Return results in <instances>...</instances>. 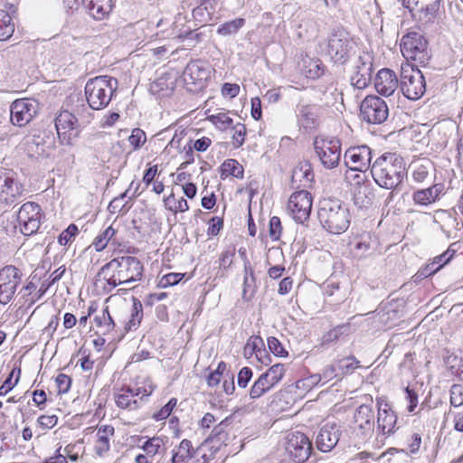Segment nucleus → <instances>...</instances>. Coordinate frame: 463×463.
<instances>
[{
    "label": "nucleus",
    "mask_w": 463,
    "mask_h": 463,
    "mask_svg": "<svg viewBox=\"0 0 463 463\" xmlns=\"http://www.w3.org/2000/svg\"><path fill=\"white\" fill-rule=\"evenodd\" d=\"M81 5L85 13L96 21L108 19L114 8L113 0H81Z\"/></svg>",
    "instance_id": "4be33fe9"
},
{
    "label": "nucleus",
    "mask_w": 463,
    "mask_h": 463,
    "mask_svg": "<svg viewBox=\"0 0 463 463\" xmlns=\"http://www.w3.org/2000/svg\"><path fill=\"white\" fill-rule=\"evenodd\" d=\"M245 24V19L236 18L221 24L217 29V33L222 36L235 34Z\"/></svg>",
    "instance_id": "4c0bfd02"
},
{
    "label": "nucleus",
    "mask_w": 463,
    "mask_h": 463,
    "mask_svg": "<svg viewBox=\"0 0 463 463\" xmlns=\"http://www.w3.org/2000/svg\"><path fill=\"white\" fill-rule=\"evenodd\" d=\"M257 292L256 277H244L242 285V298L250 300Z\"/></svg>",
    "instance_id": "a18cd8bd"
},
{
    "label": "nucleus",
    "mask_w": 463,
    "mask_h": 463,
    "mask_svg": "<svg viewBox=\"0 0 463 463\" xmlns=\"http://www.w3.org/2000/svg\"><path fill=\"white\" fill-rule=\"evenodd\" d=\"M450 403L454 407L463 405V385L453 384L450 388Z\"/></svg>",
    "instance_id": "bf43d9fd"
},
{
    "label": "nucleus",
    "mask_w": 463,
    "mask_h": 463,
    "mask_svg": "<svg viewBox=\"0 0 463 463\" xmlns=\"http://www.w3.org/2000/svg\"><path fill=\"white\" fill-rule=\"evenodd\" d=\"M286 451L296 463H304L310 456L312 444L302 432H293L288 436Z\"/></svg>",
    "instance_id": "4468645a"
},
{
    "label": "nucleus",
    "mask_w": 463,
    "mask_h": 463,
    "mask_svg": "<svg viewBox=\"0 0 463 463\" xmlns=\"http://www.w3.org/2000/svg\"><path fill=\"white\" fill-rule=\"evenodd\" d=\"M93 110L94 109H92V108L89 105V102L85 104L81 100V103L75 106L71 114L75 117V119L79 123L80 127L83 128L92 121L94 118Z\"/></svg>",
    "instance_id": "473e14b6"
},
{
    "label": "nucleus",
    "mask_w": 463,
    "mask_h": 463,
    "mask_svg": "<svg viewBox=\"0 0 463 463\" xmlns=\"http://www.w3.org/2000/svg\"><path fill=\"white\" fill-rule=\"evenodd\" d=\"M312 201V195L307 190L297 191L290 195L287 209L297 222L304 223L310 216Z\"/></svg>",
    "instance_id": "ddd939ff"
},
{
    "label": "nucleus",
    "mask_w": 463,
    "mask_h": 463,
    "mask_svg": "<svg viewBox=\"0 0 463 463\" xmlns=\"http://www.w3.org/2000/svg\"><path fill=\"white\" fill-rule=\"evenodd\" d=\"M116 230L112 226L107 227L100 234H99L92 245L97 251L103 250L108 245L109 241H111L116 234Z\"/></svg>",
    "instance_id": "a19ab883"
},
{
    "label": "nucleus",
    "mask_w": 463,
    "mask_h": 463,
    "mask_svg": "<svg viewBox=\"0 0 463 463\" xmlns=\"http://www.w3.org/2000/svg\"><path fill=\"white\" fill-rule=\"evenodd\" d=\"M133 305L129 319L125 323V333L137 330L143 318V306L137 298H132Z\"/></svg>",
    "instance_id": "2f4dec72"
},
{
    "label": "nucleus",
    "mask_w": 463,
    "mask_h": 463,
    "mask_svg": "<svg viewBox=\"0 0 463 463\" xmlns=\"http://www.w3.org/2000/svg\"><path fill=\"white\" fill-rule=\"evenodd\" d=\"M274 386L275 385L272 383L269 378L266 375L265 373H263L251 386L250 390V398L252 400L259 399L269 390H271Z\"/></svg>",
    "instance_id": "72a5a7b5"
},
{
    "label": "nucleus",
    "mask_w": 463,
    "mask_h": 463,
    "mask_svg": "<svg viewBox=\"0 0 463 463\" xmlns=\"http://www.w3.org/2000/svg\"><path fill=\"white\" fill-rule=\"evenodd\" d=\"M353 244L354 252L359 258L366 256L369 250L372 249V240L368 234L354 239Z\"/></svg>",
    "instance_id": "58836bf2"
},
{
    "label": "nucleus",
    "mask_w": 463,
    "mask_h": 463,
    "mask_svg": "<svg viewBox=\"0 0 463 463\" xmlns=\"http://www.w3.org/2000/svg\"><path fill=\"white\" fill-rule=\"evenodd\" d=\"M282 226L280 219L278 216H273L269 220V234L273 241H278L280 238Z\"/></svg>",
    "instance_id": "680f3d73"
},
{
    "label": "nucleus",
    "mask_w": 463,
    "mask_h": 463,
    "mask_svg": "<svg viewBox=\"0 0 463 463\" xmlns=\"http://www.w3.org/2000/svg\"><path fill=\"white\" fill-rule=\"evenodd\" d=\"M252 377V370L250 367H243L240 370L237 377V383L240 388H246Z\"/></svg>",
    "instance_id": "774afa93"
},
{
    "label": "nucleus",
    "mask_w": 463,
    "mask_h": 463,
    "mask_svg": "<svg viewBox=\"0 0 463 463\" xmlns=\"http://www.w3.org/2000/svg\"><path fill=\"white\" fill-rule=\"evenodd\" d=\"M285 367L281 364H276L270 366L266 372V375L269 378L274 385L278 384L285 375Z\"/></svg>",
    "instance_id": "8fccbe9b"
},
{
    "label": "nucleus",
    "mask_w": 463,
    "mask_h": 463,
    "mask_svg": "<svg viewBox=\"0 0 463 463\" xmlns=\"http://www.w3.org/2000/svg\"><path fill=\"white\" fill-rule=\"evenodd\" d=\"M115 402L121 409L133 411L140 407V402L137 399H134V390L130 387L122 388L121 392L115 396Z\"/></svg>",
    "instance_id": "c756f323"
},
{
    "label": "nucleus",
    "mask_w": 463,
    "mask_h": 463,
    "mask_svg": "<svg viewBox=\"0 0 463 463\" xmlns=\"http://www.w3.org/2000/svg\"><path fill=\"white\" fill-rule=\"evenodd\" d=\"M440 193V185L435 184L427 189L415 191L412 194V199L416 204L427 206L436 202Z\"/></svg>",
    "instance_id": "cd10ccee"
},
{
    "label": "nucleus",
    "mask_w": 463,
    "mask_h": 463,
    "mask_svg": "<svg viewBox=\"0 0 463 463\" xmlns=\"http://www.w3.org/2000/svg\"><path fill=\"white\" fill-rule=\"evenodd\" d=\"M268 346L270 352L276 356L283 357L288 354L281 343L274 336L268 338Z\"/></svg>",
    "instance_id": "69168bd1"
},
{
    "label": "nucleus",
    "mask_w": 463,
    "mask_h": 463,
    "mask_svg": "<svg viewBox=\"0 0 463 463\" xmlns=\"http://www.w3.org/2000/svg\"><path fill=\"white\" fill-rule=\"evenodd\" d=\"M400 87L407 99H419L426 90V82L422 72L409 63L402 64Z\"/></svg>",
    "instance_id": "423d86ee"
},
{
    "label": "nucleus",
    "mask_w": 463,
    "mask_h": 463,
    "mask_svg": "<svg viewBox=\"0 0 463 463\" xmlns=\"http://www.w3.org/2000/svg\"><path fill=\"white\" fill-rule=\"evenodd\" d=\"M115 433V430L111 425H102L98 429L97 440L95 443V453L99 457H104L109 450V439Z\"/></svg>",
    "instance_id": "bb28decb"
},
{
    "label": "nucleus",
    "mask_w": 463,
    "mask_h": 463,
    "mask_svg": "<svg viewBox=\"0 0 463 463\" xmlns=\"http://www.w3.org/2000/svg\"><path fill=\"white\" fill-rule=\"evenodd\" d=\"M23 272L13 265L0 269V303L7 304L14 298L17 287L22 282Z\"/></svg>",
    "instance_id": "f8f14e48"
},
{
    "label": "nucleus",
    "mask_w": 463,
    "mask_h": 463,
    "mask_svg": "<svg viewBox=\"0 0 463 463\" xmlns=\"http://www.w3.org/2000/svg\"><path fill=\"white\" fill-rule=\"evenodd\" d=\"M358 171H354L350 169L349 172L346 173V179L351 183L352 188H355L359 185H364L370 183L367 180L366 175L362 173H357Z\"/></svg>",
    "instance_id": "13d9d810"
},
{
    "label": "nucleus",
    "mask_w": 463,
    "mask_h": 463,
    "mask_svg": "<svg viewBox=\"0 0 463 463\" xmlns=\"http://www.w3.org/2000/svg\"><path fill=\"white\" fill-rule=\"evenodd\" d=\"M55 128L61 142L65 145H71L82 129L75 117L68 110L61 111L56 117Z\"/></svg>",
    "instance_id": "2eb2a0df"
},
{
    "label": "nucleus",
    "mask_w": 463,
    "mask_h": 463,
    "mask_svg": "<svg viewBox=\"0 0 463 463\" xmlns=\"http://www.w3.org/2000/svg\"><path fill=\"white\" fill-rule=\"evenodd\" d=\"M338 365V371L342 377L345 374L351 373L359 367V361L354 356H347L335 361Z\"/></svg>",
    "instance_id": "79ce46f5"
},
{
    "label": "nucleus",
    "mask_w": 463,
    "mask_h": 463,
    "mask_svg": "<svg viewBox=\"0 0 463 463\" xmlns=\"http://www.w3.org/2000/svg\"><path fill=\"white\" fill-rule=\"evenodd\" d=\"M118 88V80L107 75L90 79L85 85L86 100L92 109L106 108Z\"/></svg>",
    "instance_id": "7ed1b4c3"
},
{
    "label": "nucleus",
    "mask_w": 463,
    "mask_h": 463,
    "mask_svg": "<svg viewBox=\"0 0 463 463\" xmlns=\"http://www.w3.org/2000/svg\"><path fill=\"white\" fill-rule=\"evenodd\" d=\"M209 77V68L205 62L201 61L189 62L183 73V78L186 84H194L199 87H202Z\"/></svg>",
    "instance_id": "412c9836"
},
{
    "label": "nucleus",
    "mask_w": 463,
    "mask_h": 463,
    "mask_svg": "<svg viewBox=\"0 0 463 463\" xmlns=\"http://www.w3.org/2000/svg\"><path fill=\"white\" fill-rule=\"evenodd\" d=\"M146 140V133L140 128H134L128 137V141L134 149L139 148Z\"/></svg>",
    "instance_id": "052dcab7"
},
{
    "label": "nucleus",
    "mask_w": 463,
    "mask_h": 463,
    "mask_svg": "<svg viewBox=\"0 0 463 463\" xmlns=\"http://www.w3.org/2000/svg\"><path fill=\"white\" fill-rule=\"evenodd\" d=\"M345 164L349 169L364 172L371 168L372 150L367 146L350 147L344 156Z\"/></svg>",
    "instance_id": "dca6fc26"
},
{
    "label": "nucleus",
    "mask_w": 463,
    "mask_h": 463,
    "mask_svg": "<svg viewBox=\"0 0 463 463\" xmlns=\"http://www.w3.org/2000/svg\"><path fill=\"white\" fill-rule=\"evenodd\" d=\"M389 116L385 100L374 95L366 96L360 105V117L369 124H382Z\"/></svg>",
    "instance_id": "1a4fd4ad"
},
{
    "label": "nucleus",
    "mask_w": 463,
    "mask_h": 463,
    "mask_svg": "<svg viewBox=\"0 0 463 463\" xmlns=\"http://www.w3.org/2000/svg\"><path fill=\"white\" fill-rule=\"evenodd\" d=\"M221 178L225 179L229 175L241 179L243 178V167L235 159H226L221 165Z\"/></svg>",
    "instance_id": "c9c22d12"
},
{
    "label": "nucleus",
    "mask_w": 463,
    "mask_h": 463,
    "mask_svg": "<svg viewBox=\"0 0 463 463\" xmlns=\"http://www.w3.org/2000/svg\"><path fill=\"white\" fill-rule=\"evenodd\" d=\"M176 403L177 399L171 398L165 405H164L158 411L154 413L153 419L159 421L168 418L173 409L176 406Z\"/></svg>",
    "instance_id": "6e6d98bb"
},
{
    "label": "nucleus",
    "mask_w": 463,
    "mask_h": 463,
    "mask_svg": "<svg viewBox=\"0 0 463 463\" xmlns=\"http://www.w3.org/2000/svg\"><path fill=\"white\" fill-rule=\"evenodd\" d=\"M164 202H165V205L167 206V208L173 213H177V212L184 213V212L188 211V209H189L187 201L183 197L180 198L179 200H175V194L173 193L168 197H166L164 200Z\"/></svg>",
    "instance_id": "37998d69"
},
{
    "label": "nucleus",
    "mask_w": 463,
    "mask_h": 463,
    "mask_svg": "<svg viewBox=\"0 0 463 463\" xmlns=\"http://www.w3.org/2000/svg\"><path fill=\"white\" fill-rule=\"evenodd\" d=\"M398 79L393 71L382 69L374 79V87L378 93L383 96H391L398 87Z\"/></svg>",
    "instance_id": "5701e85b"
},
{
    "label": "nucleus",
    "mask_w": 463,
    "mask_h": 463,
    "mask_svg": "<svg viewBox=\"0 0 463 463\" xmlns=\"http://www.w3.org/2000/svg\"><path fill=\"white\" fill-rule=\"evenodd\" d=\"M433 222L448 238H456L463 224L457 218L455 212L439 210L435 212Z\"/></svg>",
    "instance_id": "a211bd4d"
},
{
    "label": "nucleus",
    "mask_w": 463,
    "mask_h": 463,
    "mask_svg": "<svg viewBox=\"0 0 463 463\" xmlns=\"http://www.w3.org/2000/svg\"><path fill=\"white\" fill-rule=\"evenodd\" d=\"M354 419V423L364 434L373 430L374 413L371 406L366 404L360 405L355 411Z\"/></svg>",
    "instance_id": "393cba45"
},
{
    "label": "nucleus",
    "mask_w": 463,
    "mask_h": 463,
    "mask_svg": "<svg viewBox=\"0 0 463 463\" xmlns=\"http://www.w3.org/2000/svg\"><path fill=\"white\" fill-rule=\"evenodd\" d=\"M14 32V24L10 14L5 10H0V41L9 39Z\"/></svg>",
    "instance_id": "e433bc0d"
},
{
    "label": "nucleus",
    "mask_w": 463,
    "mask_h": 463,
    "mask_svg": "<svg viewBox=\"0 0 463 463\" xmlns=\"http://www.w3.org/2000/svg\"><path fill=\"white\" fill-rule=\"evenodd\" d=\"M24 193L23 184L13 175L0 176V203L11 205Z\"/></svg>",
    "instance_id": "6ab92c4d"
},
{
    "label": "nucleus",
    "mask_w": 463,
    "mask_h": 463,
    "mask_svg": "<svg viewBox=\"0 0 463 463\" xmlns=\"http://www.w3.org/2000/svg\"><path fill=\"white\" fill-rule=\"evenodd\" d=\"M193 16L202 24H204L212 20V17H210V13L207 11L206 0H202L200 5L193 10Z\"/></svg>",
    "instance_id": "09e8293b"
},
{
    "label": "nucleus",
    "mask_w": 463,
    "mask_h": 463,
    "mask_svg": "<svg viewBox=\"0 0 463 463\" xmlns=\"http://www.w3.org/2000/svg\"><path fill=\"white\" fill-rule=\"evenodd\" d=\"M193 457L194 449L191 441L188 439H183L177 449L173 450L171 463H184Z\"/></svg>",
    "instance_id": "f704fd0d"
},
{
    "label": "nucleus",
    "mask_w": 463,
    "mask_h": 463,
    "mask_svg": "<svg viewBox=\"0 0 463 463\" xmlns=\"http://www.w3.org/2000/svg\"><path fill=\"white\" fill-rule=\"evenodd\" d=\"M321 382V377L316 373L307 377L305 379L298 380L296 383V386L300 390H311L314 386L317 385Z\"/></svg>",
    "instance_id": "e2e57ef3"
},
{
    "label": "nucleus",
    "mask_w": 463,
    "mask_h": 463,
    "mask_svg": "<svg viewBox=\"0 0 463 463\" xmlns=\"http://www.w3.org/2000/svg\"><path fill=\"white\" fill-rule=\"evenodd\" d=\"M232 143L235 147H240L243 145L246 136V128L241 123H237L232 127Z\"/></svg>",
    "instance_id": "4d7b16f0"
},
{
    "label": "nucleus",
    "mask_w": 463,
    "mask_h": 463,
    "mask_svg": "<svg viewBox=\"0 0 463 463\" xmlns=\"http://www.w3.org/2000/svg\"><path fill=\"white\" fill-rule=\"evenodd\" d=\"M427 45L428 42L421 33L411 31L402 38L401 52L407 60L426 64L430 59Z\"/></svg>",
    "instance_id": "0eeeda50"
},
{
    "label": "nucleus",
    "mask_w": 463,
    "mask_h": 463,
    "mask_svg": "<svg viewBox=\"0 0 463 463\" xmlns=\"http://www.w3.org/2000/svg\"><path fill=\"white\" fill-rule=\"evenodd\" d=\"M348 329V326H338L326 333L321 338V345L335 342Z\"/></svg>",
    "instance_id": "49530a36"
},
{
    "label": "nucleus",
    "mask_w": 463,
    "mask_h": 463,
    "mask_svg": "<svg viewBox=\"0 0 463 463\" xmlns=\"http://www.w3.org/2000/svg\"><path fill=\"white\" fill-rule=\"evenodd\" d=\"M163 445V439L159 437H153L147 439L143 445L142 449L151 458H153L156 453H158L159 449Z\"/></svg>",
    "instance_id": "603ef678"
},
{
    "label": "nucleus",
    "mask_w": 463,
    "mask_h": 463,
    "mask_svg": "<svg viewBox=\"0 0 463 463\" xmlns=\"http://www.w3.org/2000/svg\"><path fill=\"white\" fill-rule=\"evenodd\" d=\"M371 80L372 72H367L366 70H364L363 71L356 70L354 75L351 77L352 84L359 90L366 88L371 82Z\"/></svg>",
    "instance_id": "c03bdc74"
},
{
    "label": "nucleus",
    "mask_w": 463,
    "mask_h": 463,
    "mask_svg": "<svg viewBox=\"0 0 463 463\" xmlns=\"http://www.w3.org/2000/svg\"><path fill=\"white\" fill-rule=\"evenodd\" d=\"M325 72V66L320 61H310L307 66L306 76L315 80L320 78Z\"/></svg>",
    "instance_id": "864d4df0"
},
{
    "label": "nucleus",
    "mask_w": 463,
    "mask_h": 463,
    "mask_svg": "<svg viewBox=\"0 0 463 463\" xmlns=\"http://www.w3.org/2000/svg\"><path fill=\"white\" fill-rule=\"evenodd\" d=\"M184 277V273H168L162 277L159 281V287L166 288L168 286L176 285Z\"/></svg>",
    "instance_id": "338daca9"
},
{
    "label": "nucleus",
    "mask_w": 463,
    "mask_h": 463,
    "mask_svg": "<svg viewBox=\"0 0 463 463\" xmlns=\"http://www.w3.org/2000/svg\"><path fill=\"white\" fill-rule=\"evenodd\" d=\"M211 122L221 130H225L232 126L233 120L227 113H218L210 117Z\"/></svg>",
    "instance_id": "3c124183"
},
{
    "label": "nucleus",
    "mask_w": 463,
    "mask_h": 463,
    "mask_svg": "<svg viewBox=\"0 0 463 463\" xmlns=\"http://www.w3.org/2000/svg\"><path fill=\"white\" fill-rule=\"evenodd\" d=\"M78 227L75 224H70L58 237L61 245H67L78 234Z\"/></svg>",
    "instance_id": "0e129e2a"
},
{
    "label": "nucleus",
    "mask_w": 463,
    "mask_h": 463,
    "mask_svg": "<svg viewBox=\"0 0 463 463\" xmlns=\"http://www.w3.org/2000/svg\"><path fill=\"white\" fill-rule=\"evenodd\" d=\"M371 175L381 188L391 190L385 199L389 204L394 197V193L401 190L404 179L407 177V169L404 159L395 153H384L372 164Z\"/></svg>",
    "instance_id": "f257e3e1"
},
{
    "label": "nucleus",
    "mask_w": 463,
    "mask_h": 463,
    "mask_svg": "<svg viewBox=\"0 0 463 463\" xmlns=\"http://www.w3.org/2000/svg\"><path fill=\"white\" fill-rule=\"evenodd\" d=\"M378 405V417L377 426L382 430L383 434H391L394 432L395 425L397 422V416L391 409L388 403L383 404L377 400Z\"/></svg>",
    "instance_id": "b1692460"
},
{
    "label": "nucleus",
    "mask_w": 463,
    "mask_h": 463,
    "mask_svg": "<svg viewBox=\"0 0 463 463\" xmlns=\"http://www.w3.org/2000/svg\"><path fill=\"white\" fill-rule=\"evenodd\" d=\"M45 135L33 134L24 138L23 146L30 156H39L44 153Z\"/></svg>",
    "instance_id": "c85d7f7f"
},
{
    "label": "nucleus",
    "mask_w": 463,
    "mask_h": 463,
    "mask_svg": "<svg viewBox=\"0 0 463 463\" xmlns=\"http://www.w3.org/2000/svg\"><path fill=\"white\" fill-rule=\"evenodd\" d=\"M33 101L26 99L14 100L10 107V118L14 125L24 127L36 115Z\"/></svg>",
    "instance_id": "f3484780"
},
{
    "label": "nucleus",
    "mask_w": 463,
    "mask_h": 463,
    "mask_svg": "<svg viewBox=\"0 0 463 463\" xmlns=\"http://www.w3.org/2000/svg\"><path fill=\"white\" fill-rule=\"evenodd\" d=\"M314 174L311 165L305 162L298 165L292 173V184L299 183L302 186L306 187L313 181Z\"/></svg>",
    "instance_id": "7c9ffc66"
},
{
    "label": "nucleus",
    "mask_w": 463,
    "mask_h": 463,
    "mask_svg": "<svg viewBox=\"0 0 463 463\" xmlns=\"http://www.w3.org/2000/svg\"><path fill=\"white\" fill-rule=\"evenodd\" d=\"M317 374L321 377V382L324 381V383L335 378H342L340 371H338V365L335 364L326 366L322 373Z\"/></svg>",
    "instance_id": "5fc2aeb1"
},
{
    "label": "nucleus",
    "mask_w": 463,
    "mask_h": 463,
    "mask_svg": "<svg viewBox=\"0 0 463 463\" xmlns=\"http://www.w3.org/2000/svg\"><path fill=\"white\" fill-rule=\"evenodd\" d=\"M441 0H402V5L422 24H434Z\"/></svg>",
    "instance_id": "9d476101"
},
{
    "label": "nucleus",
    "mask_w": 463,
    "mask_h": 463,
    "mask_svg": "<svg viewBox=\"0 0 463 463\" xmlns=\"http://www.w3.org/2000/svg\"><path fill=\"white\" fill-rule=\"evenodd\" d=\"M298 118L299 123L305 128H311L315 124V113L310 106H300L298 110Z\"/></svg>",
    "instance_id": "ea45409f"
},
{
    "label": "nucleus",
    "mask_w": 463,
    "mask_h": 463,
    "mask_svg": "<svg viewBox=\"0 0 463 463\" xmlns=\"http://www.w3.org/2000/svg\"><path fill=\"white\" fill-rule=\"evenodd\" d=\"M110 270L117 273L119 281L121 280L126 285H129L141 279L143 265L136 257L122 256L115 258L103 265L97 276L101 277L102 274Z\"/></svg>",
    "instance_id": "39448f33"
},
{
    "label": "nucleus",
    "mask_w": 463,
    "mask_h": 463,
    "mask_svg": "<svg viewBox=\"0 0 463 463\" xmlns=\"http://www.w3.org/2000/svg\"><path fill=\"white\" fill-rule=\"evenodd\" d=\"M317 216L323 228L334 234L345 232L350 225L349 209L338 199L321 201Z\"/></svg>",
    "instance_id": "f03ea898"
},
{
    "label": "nucleus",
    "mask_w": 463,
    "mask_h": 463,
    "mask_svg": "<svg viewBox=\"0 0 463 463\" xmlns=\"http://www.w3.org/2000/svg\"><path fill=\"white\" fill-rule=\"evenodd\" d=\"M42 209L40 205L33 202L24 203L17 213V222L20 231L24 235H32L35 233L41 225Z\"/></svg>",
    "instance_id": "9b49d317"
},
{
    "label": "nucleus",
    "mask_w": 463,
    "mask_h": 463,
    "mask_svg": "<svg viewBox=\"0 0 463 463\" xmlns=\"http://www.w3.org/2000/svg\"><path fill=\"white\" fill-rule=\"evenodd\" d=\"M94 322L98 326L105 327L106 332H109L115 327V322L112 319L108 307L102 310L101 315H98L94 317Z\"/></svg>",
    "instance_id": "de8ad7c7"
},
{
    "label": "nucleus",
    "mask_w": 463,
    "mask_h": 463,
    "mask_svg": "<svg viewBox=\"0 0 463 463\" xmlns=\"http://www.w3.org/2000/svg\"><path fill=\"white\" fill-rule=\"evenodd\" d=\"M314 149L321 164L327 169H333L339 165L341 158V143L337 138L317 137L314 140Z\"/></svg>",
    "instance_id": "6e6552de"
},
{
    "label": "nucleus",
    "mask_w": 463,
    "mask_h": 463,
    "mask_svg": "<svg viewBox=\"0 0 463 463\" xmlns=\"http://www.w3.org/2000/svg\"><path fill=\"white\" fill-rule=\"evenodd\" d=\"M341 436L340 426L326 423L321 427L316 439L317 449L322 452L331 451L338 443Z\"/></svg>",
    "instance_id": "aec40b11"
},
{
    "label": "nucleus",
    "mask_w": 463,
    "mask_h": 463,
    "mask_svg": "<svg viewBox=\"0 0 463 463\" xmlns=\"http://www.w3.org/2000/svg\"><path fill=\"white\" fill-rule=\"evenodd\" d=\"M357 43L343 27H335L329 33L326 53L335 63L344 64L355 52Z\"/></svg>",
    "instance_id": "20e7f679"
},
{
    "label": "nucleus",
    "mask_w": 463,
    "mask_h": 463,
    "mask_svg": "<svg viewBox=\"0 0 463 463\" xmlns=\"http://www.w3.org/2000/svg\"><path fill=\"white\" fill-rule=\"evenodd\" d=\"M354 203L360 209L372 206L374 199L373 187L371 183L352 188Z\"/></svg>",
    "instance_id": "a878e982"
}]
</instances>
